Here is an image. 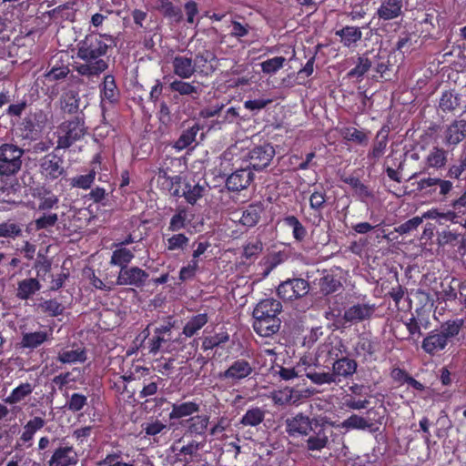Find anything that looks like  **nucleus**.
Listing matches in <instances>:
<instances>
[{
    "label": "nucleus",
    "instance_id": "f257e3e1",
    "mask_svg": "<svg viewBox=\"0 0 466 466\" xmlns=\"http://www.w3.org/2000/svg\"><path fill=\"white\" fill-rule=\"evenodd\" d=\"M106 41H112L110 35L91 33L77 44L76 56L84 61V63L75 66V70L78 75L95 82L102 73L107 70L108 59L105 56L110 44Z\"/></svg>",
    "mask_w": 466,
    "mask_h": 466
},
{
    "label": "nucleus",
    "instance_id": "f03ea898",
    "mask_svg": "<svg viewBox=\"0 0 466 466\" xmlns=\"http://www.w3.org/2000/svg\"><path fill=\"white\" fill-rule=\"evenodd\" d=\"M282 311V304L276 299L269 298L260 300L253 310L252 327L261 337H269L277 333L281 320L279 315Z\"/></svg>",
    "mask_w": 466,
    "mask_h": 466
},
{
    "label": "nucleus",
    "instance_id": "7ed1b4c3",
    "mask_svg": "<svg viewBox=\"0 0 466 466\" xmlns=\"http://www.w3.org/2000/svg\"><path fill=\"white\" fill-rule=\"evenodd\" d=\"M464 326L463 319H448L439 329L427 334L421 342V349L431 356H435L446 349L447 345L460 334Z\"/></svg>",
    "mask_w": 466,
    "mask_h": 466
},
{
    "label": "nucleus",
    "instance_id": "20e7f679",
    "mask_svg": "<svg viewBox=\"0 0 466 466\" xmlns=\"http://www.w3.org/2000/svg\"><path fill=\"white\" fill-rule=\"evenodd\" d=\"M24 150L16 145L4 143L0 146V178L5 182L11 179L9 187L13 191L19 187L15 175L22 167Z\"/></svg>",
    "mask_w": 466,
    "mask_h": 466
},
{
    "label": "nucleus",
    "instance_id": "39448f33",
    "mask_svg": "<svg viewBox=\"0 0 466 466\" xmlns=\"http://www.w3.org/2000/svg\"><path fill=\"white\" fill-rule=\"evenodd\" d=\"M86 133L84 114H78L65 119L56 129V149H67Z\"/></svg>",
    "mask_w": 466,
    "mask_h": 466
},
{
    "label": "nucleus",
    "instance_id": "423d86ee",
    "mask_svg": "<svg viewBox=\"0 0 466 466\" xmlns=\"http://www.w3.org/2000/svg\"><path fill=\"white\" fill-rule=\"evenodd\" d=\"M309 216L307 220L314 226H319L324 219V213L331 207L330 197L323 185L314 186L309 189Z\"/></svg>",
    "mask_w": 466,
    "mask_h": 466
},
{
    "label": "nucleus",
    "instance_id": "0eeeda50",
    "mask_svg": "<svg viewBox=\"0 0 466 466\" xmlns=\"http://www.w3.org/2000/svg\"><path fill=\"white\" fill-rule=\"evenodd\" d=\"M345 346L341 341L339 342L338 346L332 347L328 351V358L331 361L332 373L337 381L339 383L342 379L346 380L352 377L358 368V363L355 360L342 356Z\"/></svg>",
    "mask_w": 466,
    "mask_h": 466
},
{
    "label": "nucleus",
    "instance_id": "6e6552de",
    "mask_svg": "<svg viewBox=\"0 0 466 466\" xmlns=\"http://www.w3.org/2000/svg\"><path fill=\"white\" fill-rule=\"evenodd\" d=\"M309 291V283L302 278H290L282 281L277 294L283 301H293L306 296Z\"/></svg>",
    "mask_w": 466,
    "mask_h": 466
},
{
    "label": "nucleus",
    "instance_id": "1a4fd4ad",
    "mask_svg": "<svg viewBox=\"0 0 466 466\" xmlns=\"http://www.w3.org/2000/svg\"><path fill=\"white\" fill-rule=\"evenodd\" d=\"M39 173L48 182H53L66 174L64 159L55 152L48 153L39 160Z\"/></svg>",
    "mask_w": 466,
    "mask_h": 466
},
{
    "label": "nucleus",
    "instance_id": "9d476101",
    "mask_svg": "<svg viewBox=\"0 0 466 466\" xmlns=\"http://www.w3.org/2000/svg\"><path fill=\"white\" fill-rule=\"evenodd\" d=\"M315 420L302 412H298L285 420V431L290 437L308 436L313 430Z\"/></svg>",
    "mask_w": 466,
    "mask_h": 466
},
{
    "label": "nucleus",
    "instance_id": "9b49d317",
    "mask_svg": "<svg viewBox=\"0 0 466 466\" xmlns=\"http://www.w3.org/2000/svg\"><path fill=\"white\" fill-rule=\"evenodd\" d=\"M46 424L43 417L34 416L23 426L22 432L14 446L15 451H23L32 447L35 435Z\"/></svg>",
    "mask_w": 466,
    "mask_h": 466
},
{
    "label": "nucleus",
    "instance_id": "f8f14e48",
    "mask_svg": "<svg viewBox=\"0 0 466 466\" xmlns=\"http://www.w3.org/2000/svg\"><path fill=\"white\" fill-rule=\"evenodd\" d=\"M148 277L149 274L146 270L132 266L120 269L116 283L119 286L142 288L147 283Z\"/></svg>",
    "mask_w": 466,
    "mask_h": 466
},
{
    "label": "nucleus",
    "instance_id": "ddd939ff",
    "mask_svg": "<svg viewBox=\"0 0 466 466\" xmlns=\"http://www.w3.org/2000/svg\"><path fill=\"white\" fill-rule=\"evenodd\" d=\"M376 309L375 304L357 303L345 309L342 319L344 323H360L371 319Z\"/></svg>",
    "mask_w": 466,
    "mask_h": 466
},
{
    "label": "nucleus",
    "instance_id": "4468645a",
    "mask_svg": "<svg viewBox=\"0 0 466 466\" xmlns=\"http://www.w3.org/2000/svg\"><path fill=\"white\" fill-rule=\"evenodd\" d=\"M275 156V149L270 144H264L253 147L249 151V165L254 170L266 168Z\"/></svg>",
    "mask_w": 466,
    "mask_h": 466
},
{
    "label": "nucleus",
    "instance_id": "2eb2a0df",
    "mask_svg": "<svg viewBox=\"0 0 466 466\" xmlns=\"http://www.w3.org/2000/svg\"><path fill=\"white\" fill-rule=\"evenodd\" d=\"M210 416L208 414H198L190 417L181 422L186 428V434L194 438L207 440V431H208Z\"/></svg>",
    "mask_w": 466,
    "mask_h": 466
},
{
    "label": "nucleus",
    "instance_id": "dca6fc26",
    "mask_svg": "<svg viewBox=\"0 0 466 466\" xmlns=\"http://www.w3.org/2000/svg\"><path fill=\"white\" fill-rule=\"evenodd\" d=\"M252 372L253 368L251 364L244 359H238L233 361L224 372H221L219 378L221 380H228L232 383H237L248 378Z\"/></svg>",
    "mask_w": 466,
    "mask_h": 466
},
{
    "label": "nucleus",
    "instance_id": "f3484780",
    "mask_svg": "<svg viewBox=\"0 0 466 466\" xmlns=\"http://www.w3.org/2000/svg\"><path fill=\"white\" fill-rule=\"evenodd\" d=\"M49 66H51L50 70L45 75L47 80L58 81L66 78L70 73L68 55L62 52L53 56Z\"/></svg>",
    "mask_w": 466,
    "mask_h": 466
},
{
    "label": "nucleus",
    "instance_id": "a211bd4d",
    "mask_svg": "<svg viewBox=\"0 0 466 466\" xmlns=\"http://www.w3.org/2000/svg\"><path fill=\"white\" fill-rule=\"evenodd\" d=\"M253 179L254 174L249 167L239 168L228 177L226 187L230 192H240L246 189Z\"/></svg>",
    "mask_w": 466,
    "mask_h": 466
},
{
    "label": "nucleus",
    "instance_id": "6ab92c4d",
    "mask_svg": "<svg viewBox=\"0 0 466 466\" xmlns=\"http://www.w3.org/2000/svg\"><path fill=\"white\" fill-rule=\"evenodd\" d=\"M390 128L384 125L376 134L372 146L367 154V158L371 164H376L386 152L389 142Z\"/></svg>",
    "mask_w": 466,
    "mask_h": 466
},
{
    "label": "nucleus",
    "instance_id": "aec40b11",
    "mask_svg": "<svg viewBox=\"0 0 466 466\" xmlns=\"http://www.w3.org/2000/svg\"><path fill=\"white\" fill-rule=\"evenodd\" d=\"M466 138V119H455L446 128L444 143L455 147Z\"/></svg>",
    "mask_w": 466,
    "mask_h": 466
},
{
    "label": "nucleus",
    "instance_id": "412c9836",
    "mask_svg": "<svg viewBox=\"0 0 466 466\" xmlns=\"http://www.w3.org/2000/svg\"><path fill=\"white\" fill-rule=\"evenodd\" d=\"M311 431L313 434L306 441L307 449L310 451H319L326 448L329 443L328 429L323 424H319L318 420H315Z\"/></svg>",
    "mask_w": 466,
    "mask_h": 466
},
{
    "label": "nucleus",
    "instance_id": "4be33fe9",
    "mask_svg": "<svg viewBox=\"0 0 466 466\" xmlns=\"http://www.w3.org/2000/svg\"><path fill=\"white\" fill-rule=\"evenodd\" d=\"M216 59L217 56L213 51L208 49L199 51L193 59L196 72L203 76H208L215 71V66L213 63Z\"/></svg>",
    "mask_w": 466,
    "mask_h": 466
},
{
    "label": "nucleus",
    "instance_id": "5701e85b",
    "mask_svg": "<svg viewBox=\"0 0 466 466\" xmlns=\"http://www.w3.org/2000/svg\"><path fill=\"white\" fill-rule=\"evenodd\" d=\"M200 411V404L195 400L176 402L171 405V411L168 414L169 420H181L186 417H194Z\"/></svg>",
    "mask_w": 466,
    "mask_h": 466
},
{
    "label": "nucleus",
    "instance_id": "b1692460",
    "mask_svg": "<svg viewBox=\"0 0 466 466\" xmlns=\"http://www.w3.org/2000/svg\"><path fill=\"white\" fill-rule=\"evenodd\" d=\"M77 462L76 454L72 446L56 448L50 460L48 466H71Z\"/></svg>",
    "mask_w": 466,
    "mask_h": 466
},
{
    "label": "nucleus",
    "instance_id": "393cba45",
    "mask_svg": "<svg viewBox=\"0 0 466 466\" xmlns=\"http://www.w3.org/2000/svg\"><path fill=\"white\" fill-rule=\"evenodd\" d=\"M172 328L173 324L168 322L155 329L153 337L147 341L149 353L156 355L160 350L162 344L170 339Z\"/></svg>",
    "mask_w": 466,
    "mask_h": 466
},
{
    "label": "nucleus",
    "instance_id": "a878e982",
    "mask_svg": "<svg viewBox=\"0 0 466 466\" xmlns=\"http://www.w3.org/2000/svg\"><path fill=\"white\" fill-rule=\"evenodd\" d=\"M46 120V115L42 110H38L34 114H30L25 116L19 123V129L22 132V136L25 138H34V136L36 135V123H45Z\"/></svg>",
    "mask_w": 466,
    "mask_h": 466
},
{
    "label": "nucleus",
    "instance_id": "bb28decb",
    "mask_svg": "<svg viewBox=\"0 0 466 466\" xmlns=\"http://www.w3.org/2000/svg\"><path fill=\"white\" fill-rule=\"evenodd\" d=\"M100 97L102 103L107 102L109 105H114L118 102L120 92L113 75L104 76V80L100 85Z\"/></svg>",
    "mask_w": 466,
    "mask_h": 466
},
{
    "label": "nucleus",
    "instance_id": "cd10ccee",
    "mask_svg": "<svg viewBox=\"0 0 466 466\" xmlns=\"http://www.w3.org/2000/svg\"><path fill=\"white\" fill-rule=\"evenodd\" d=\"M157 10L166 18L169 24H179L183 20L182 9L170 0H158Z\"/></svg>",
    "mask_w": 466,
    "mask_h": 466
},
{
    "label": "nucleus",
    "instance_id": "c85d7f7f",
    "mask_svg": "<svg viewBox=\"0 0 466 466\" xmlns=\"http://www.w3.org/2000/svg\"><path fill=\"white\" fill-rule=\"evenodd\" d=\"M402 14V0H382L377 9L379 19L389 21L399 17Z\"/></svg>",
    "mask_w": 466,
    "mask_h": 466
},
{
    "label": "nucleus",
    "instance_id": "c756f323",
    "mask_svg": "<svg viewBox=\"0 0 466 466\" xmlns=\"http://www.w3.org/2000/svg\"><path fill=\"white\" fill-rule=\"evenodd\" d=\"M265 208L261 202L249 204L243 211L239 223L247 228L255 227L260 220Z\"/></svg>",
    "mask_w": 466,
    "mask_h": 466
},
{
    "label": "nucleus",
    "instance_id": "7c9ffc66",
    "mask_svg": "<svg viewBox=\"0 0 466 466\" xmlns=\"http://www.w3.org/2000/svg\"><path fill=\"white\" fill-rule=\"evenodd\" d=\"M448 162V151L443 147H433L424 159V170L434 168L436 170L442 169Z\"/></svg>",
    "mask_w": 466,
    "mask_h": 466
},
{
    "label": "nucleus",
    "instance_id": "2f4dec72",
    "mask_svg": "<svg viewBox=\"0 0 466 466\" xmlns=\"http://www.w3.org/2000/svg\"><path fill=\"white\" fill-rule=\"evenodd\" d=\"M34 197L37 199L38 205L35 208L37 211L49 212L54 208H58L59 198L51 190L42 188L38 189Z\"/></svg>",
    "mask_w": 466,
    "mask_h": 466
},
{
    "label": "nucleus",
    "instance_id": "473e14b6",
    "mask_svg": "<svg viewBox=\"0 0 466 466\" xmlns=\"http://www.w3.org/2000/svg\"><path fill=\"white\" fill-rule=\"evenodd\" d=\"M173 72L181 79L190 78L196 72L193 58L177 56L172 60Z\"/></svg>",
    "mask_w": 466,
    "mask_h": 466
},
{
    "label": "nucleus",
    "instance_id": "72a5a7b5",
    "mask_svg": "<svg viewBox=\"0 0 466 466\" xmlns=\"http://www.w3.org/2000/svg\"><path fill=\"white\" fill-rule=\"evenodd\" d=\"M34 390L35 386L30 382L20 383L12 390L7 397L3 399V401L10 406L16 405L30 397Z\"/></svg>",
    "mask_w": 466,
    "mask_h": 466
},
{
    "label": "nucleus",
    "instance_id": "f704fd0d",
    "mask_svg": "<svg viewBox=\"0 0 466 466\" xmlns=\"http://www.w3.org/2000/svg\"><path fill=\"white\" fill-rule=\"evenodd\" d=\"M51 336L52 331L46 330L23 333L20 344L22 348L34 350L49 340Z\"/></svg>",
    "mask_w": 466,
    "mask_h": 466
},
{
    "label": "nucleus",
    "instance_id": "c9c22d12",
    "mask_svg": "<svg viewBox=\"0 0 466 466\" xmlns=\"http://www.w3.org/2000/svg\"><path fill=\"white\" fill-rule=\"evenodd\" d=\"M339 36L340 43L343 46L350 48L355 46L362 37V32L358 26L346 25L335 32Z\"/></svg>",
    "mask_w": 466,
    "mask_h": 466
},
{
    "label": "nucleus",
    "instance_id": "e433bc0d",
    "mask_svg": "<svg viewBox=\"0 0 466 466\" xmlns=\"http://www.w3.org/2000/svg\"><path fill=\"white\" fill-rule=\"evenodd\" d=\"M41 284L35 278L25 279L18 282L16 297L22 300H27L41 289Z\"/></svg>",
    "mask_w": 466,
    "mask_h": 466
},
{
    "label": "nucleus",
    "instance_id": "4c0bfd02",
    "mask_svg": "<svg viewBox=\"0 0 466 466\" xmlns=\"http://www.w3.org/2000/svg\"><path fill=\"white\" fill-rule=\"evenodd\" d=\"M208 322V316L207 313H199L192 316L183 327L182 333L187 338H191Z\"/></svg>",
    "mask_w": 466,
    "mask_h": 466
},
{
    "label": "nucleus",
    "instance_id": "58836bf2",
    "mask_svg": "<svg viewBox=\"0 0 466 466\" xmlns=\"http://www.w3.org/2000/svg\"><path fill=\"white\" fill-rule=\"evenodd\" d=\"M201 127L198 123L184 129L179 137L175 141L174 147L177 150H183L195 142L198 133Z\"/></svg>",
    "mask_w": 466,
    "mask_h": 466
},
{
    "label": "nucleus",
    "instance_id": "ea45409f",
    "mask_svg": "<svg viewBox=\"0 0 466 466\" xmlns=\"http://www.w3.org/2000/svg\"><path fill=\"white\" fill-rule=\"evenodd\" d=\"M189 222L190 219L187 218V208L184 206H179L177 208L175 214L171 217L167 229L171 232H177L184 229Z\"/></svg>",
    "mask_w": 466,
    "mask_h": 466
},
{
    "label": "nucleus",
    "instance_id": "a19ab883",
    "mask_svg": "<svg viewBox=\"0 0 466 466\" xmlns=\"http://www.w3.org/2000/svg\"><path fill=\"white\" fill-rule=\"evenodd\" d=\"M416 313L417 317H411L405 323L410 337H414L416 335L420 337L421 335L420 327L422 326L427 329L428 325L430 324L428 317L424 318L422 316V309H416Z\"/></svg>",
    "mask_w": 466,
    "mask_h": 466
},
{
    "label": "nucleus",
    "instance_id": "79ce46f5",
    "mask_svg": "<svg viewBox=\"0 0 466 466\" xmlns=\"http://www.w3.org/2000/svg\"><path fill=\"white\" fill-rule=\"evenodd\" d=\"M134 257L135 255L130 249L116 247L112 253L110 264L118 266L120 269H123L128 267V264L133 260Z\"/></svg>",
    "mask_w": 466,
    "mask_h": 466
},
{
    "label": "nucleus",
    "instance_id": "37998d69",
    "mask_svg": "<svg viewBox=\"0 0 466 466\" xmlns=\"http://www.w3.org/2000/svg\"><path fill=\"white\" fill-rule=\"evenodd\" d=\"M80 98L78 94L75 91L66 93L61 99V108L65 113L69 115L83 114L79 112Z\"/></svg>",
    "mask_w": 466,
    "mask_h": 466
},
{
    "label": "nucleus",
    "instance_id": "c03bdc74",
    "mask_svg": "<svg viewBox=\"0 0 466 466\" xmlns=\"http://www.w3.org/2000/svg\"><path fill=\"white\" fill-rule=\"evenodd\" d=\"M340 134L345 140L354 142L360 146H366L369 142L367 133L353 127H342Z\"/></svg>",
    "mask_w": 466,
    "mask_h": 466
},
{
    "label": "nucleus",
    "instance_id": "a18cd8bd",
    "mask_svg": "<svg viewBox=\"0 0 466 466\" xmlns=\"http://www.w3.org/2000/svg\"><path fill=\"white\" fill-rule=\"evenodd\" d=\"M284 224L292 228V236L298 242H302L307 235V228L299 221V219L294 215H289L283 218Z\"/></svg>",
    "mask_w": 466,
    "mask_h": 466
},
{
    "label": "nucleus",
    "instance_id": "49530a36",
    "mask_svg": "<svg viewBox=\"0 0 466 466\" xmlns=\"http://www.w3.org/2000/svg\"><path fill=\"white\" fill-rule=\"evenodd\" d=\"M229 340V335L227 331L222 330L211 336H207L202 340L201 348L204 351L222 347Z\"/></svg>",
    "mask_w": 466,
    "mask_h": 466
},
{
    "label": "nucleus",
    "instance_id": "de8ad7c7",
    "mask_svg": "<svg viewBox=\"0 0 466 466\" xmlns=\"http://www.w3.org/2000/svg\"><path fill=\"white\" fill-rule=\"evenodd\" d=\"M319 292L328 296L338 291L341 288V282L335 276L328 274L319 279Z\"/></svg>",
    "mask_w": 466,
    "mask_h": 466
},
{
    "label": "nucleus",
    "instance_id": "09e8293b",
    "mask_svg": "<svg viewBox=\"0 0 466 466\" xmlns=\"http://www.w3.org/2000/svg\"><path fill=\"white\" fill-rule=\"evenodd\" d=\"M264 418L265 411L261 408H251L242 416L240 419V424L243 426L256 427L264 420Z\"/></svg>",
    "mask_w": 466,
    "mask_h": 466
},
{
    "label": "nucleus",
    "instance_id": "8fccbe9b",
    "mask_svg": "<svg viewBox=\"0 0 466 466\" xmlns=\"http://www.w3.org/2000/svg\"><path fill=\"white\" fill-rule=\"evenodd\" d=\"M204 187L198 184L191 185L189 182L184 183L182 195L190 205H195L202 198Z\"/></svg>",
    "mask_w": 466,
    "mask_h": 466
},
{
    "label": "nucleus",
    "instance_id": "3c124183",
    "mask_svg": "<svg viewBox=\"0 0 466 466\" xmlns=\"http://www.w3.org/2000/svg\"><path fill=\"white\" fill-rule=\"evenodd\" d=\"M342 428L345 429H352V430H367L369 429L370 431H373L371 429L373 423L367 420L365 418L359 416L357 414L350 415L348 419L342 421Z\"/></svg>",
    "mask_w": 466,
    "mask_h": 466
},
{
    "label": "nucleus",
    "instance_id": "603ef678",
    "mask_svg": "<svg viewBox=\"0 0 466 466\" xmlns=\"http://www.w3.org/2000/svg\"><path fill=\"white\" fill-rule=\"evenodd\" d=\"M57 360L64 364L84 362L86 360V354L83 349L63 350L58 353Z\"/></svg>",
    "mask_w": 466,
    "mask_h": 466
},
{
    "label": "nucleus",
    "instance_id": "864d4df0",
    "mask_svg": "<svg viewBox=\"0 0 466 466\" xmlns=\"http://www.w3.org/2000/svg\"><path fill=\"white\" fill-rule=\"evenodd\" d=\"M97 466H134L133 462L123 461V452L119 450L113 451L96 462Z\"/></svg>",
    "mask_w": 466,
    "mask_h": 466
},
{
    "label": "nucleus",
    "instance_id": "5fc2aeb1",
    "mask_svg": "<svg viewBox=\"0 0 466 466\" xmlns=\"http://www.w3.org/2000/svg\"><path fill=\"white\" fill-rule=\"evenodd\" d=\"M460 105V98L452 91H444L439 102V107L445 113L453 112Z\"/></svg>",
    "mask_w": 466,
    "mask_h": 466
},
{
    "label": "nucleus",
    "instance_id": "6e6d98bb",
    "mask_svg": "<svg viewBox=\"0 0 466 466\" xmlns=\"http://www.w3.org/2000/svg\"><path fill=\"white\" fill-rule=\"evenodd\" d=\"M141 432L146 436H156L167 429V425L160 420L150 417L147 421L141 424Z\"/></svg>",
    "mask_w": 466,
    "mask_h": 466
},
{
    "label": "nucleus",
    "instance_id": "4d7b16f0",
    "mask_svg": "<svg viewBox=\"0 0 466 466\" xmlns=\"http://www.w3.org/2000/svg\"><path fill=\"white\" fill-rule=\"evenodd\" d=\"M169 88L173 92H177L181 96L198 95V87L191 83L183 80H174L169 84Z\"/></svg>",
    "mask_w": 466,
    "mask_h": 466
},
{
    "label": "nucleus",
    "instance_id": "13d9d810",
    "mask_svg": "<svg viewBox=\"0 0 466 466\" xmlns=\"http://www.w3.org/2000/svg\"><path fill=\"white\" fill-rule=\"evenodd\" d=\"M50 15L55 19H62L73 22L76 18V9L70 3L59 5L50 12Z\"/></svg>",
    "mask_w": 466,
    "mask_h": 466
},
{
    "label": "nucleus",
    "instance_id": "bf43d9fd",
    "mask_svg": "<svg viewBox=\"0 0 466 466\" xmlns=\"http://www.w3.org/2000/svg\"><path fill=\"white\" fill-rule=\"evenodd\" d=\"M286 62L284 56H275L260 63L261 71L266 75H274L280 70Z\"/></svg>",
    "mask_w": 466,
    "mask_h": 466
},
{
    "label": "nucleus",
    "instance_id": "052dcab7",
    "mask_svg": "<svg viewBox=\"0 0 466 466\" xmlns=\"http://www.w3.org/2000/svg\"><path fill=\"white\" fill-rule=\"evenodd\" d=\"M371 61L366 56H359L357 65L348 72L350 78H362L363 76L370 69Z\"/></svg>",
    "mask_w": 466,
    "mask_h": 466
},
{
    "label": "nucleus",
    "instance_id": "680f3d73",
    "mask_svg": "<svg viewBox=\"0 0 466 466\" xmlns=\"http://www.w3.org/2000/svg\"><path fill=\"white\" fill-rule=\"evenodd\" d=\"M355 350L359 355L371 357L376 352V344L368 337H360L356 344Z\"/></svg>",
    "mask_w": 466,
    "mask_h": 466
},
{
    "label": "nucleus",
    "instance_id": "e2e57ef3",
    "mask_svg": "<svg viewBox=\"0 0 466 466\" xmlns=\"http://www.w3.org/2000/svg\"><path fill=\"white\" fill-rule=\"evenodd\" d=\"M87 405V397L83 393L75 392L66 400V407L73 413L78 412Z\"/></svg>",
    "mask_w": 466,
    "mask_h": 466
},
{
    "label": "nucleus",
    "instance_id": "0e129e2a",
    "mask_svg": "<svg viewBox=\"0 0 466 466\" xmlns=\"http://www.w3.org/2000/svg\"><path fill=\"white\" fill-rule=\"evenodd\" d=\"M404 166H405L404 159L395 158L393 160V166L392 167L387 166V167H385L384 170H385L388 177L390 180L395 181L397 183H400L402 180L401 172L404 169Z\"/></svg>",
    "mask_w": 466,
    "mask_h": 466
},
{
    "label": "nucleus",
    "instance_id": "69168bd1",
    "mask_svg": "<svg viewBox=\"0 0 466 466\" xmlns=\"http://www.w3.org/2000/svg\"><path fill=\"white\" fill-rule=\"evenodd\" d=\"M96 178V171L91 169L86 175H79L72 178L71 185L74 187L88 189L91 187Z\"/></svg>",
    "mask_w": 466,
    "mask_h": 466
},
{
    "label": "nucleus",
    "instance_id": "338daca9",
    "mask_svg": "<svg viewBox=\"0 0 466 466\" xmlns=\"http://www.w3.org/2000/svg\"><path fill=\"white\" fill-rule=\"evenodd\" d=\"M40 309L50 317H57L64 311V306L55 299H46L40 303Z\"/></svg>",
    "mask_w": 466,
    "mask_h": 466
},
{
    "label": "nucleus",
    "instance_id": "774afa93",
    "mask_svg": "<svg viewBox=\"0 0 466 466\" xmlns=\"http://www.w3.org/2000/svg\"><path fill=\"white\" fill-rule=\"evenodd\" d=\"M189 242V238L184 233L174 234L167 239V248L169 251L184 249Z\"/></svg>",
    "mask_w": 466,
    "mask_h": 466
}]
</instances>
